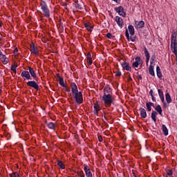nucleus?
I'll return each mask as SVG.
<instances>
[{
    "label": "nucleus",
    "instance_id": "1",
    "mask_svg": "<svg viewBox=\"0 0 177 177\" xmlns=\"http://www.w3.org/2000/svg\"><path fill=\"white\" fill-rule=\"evenodd\" d=\"M71 88L76 103L78 104H82L84 102V95H82V92L78 91V87L75 83H71Z\"/></svg>",
    "mask_w": 177,
    "mask_h": 177
},
{
    "label": "nucleus",
    "instance_id": "2",
    "mask_svg": "<svg viewBox=\"0 0 177 177\" xmlns=\"http://www.w3.org/2000/svg\"><path fill=\"white\" fill-rule=\"evenodd\" d=\"M102 102H104L105 107H111V104L114 102V98L111 95H103Z\"/></svg>",
    "mask_w": 177,
    "mask_h": 177
},
{
    "label": "nucleus",
    "instance_id": "3",
    "mask_svg": "<svg viewBox=\"0 0 177 177\" xmlns=\"http://www.w3.org/2000/svg\"><path fill=\"white\" fill-rule=\"evenodd\" d=\"M176 37H177V33L176 32H173L171 33V49H177V42H176Z\"/></svg>",
    "mask_w": 177,
    "mask_h": 177
},
{
    "label": "nucleus",
    "instance_id": "4",
    "mask_svg": "<svg viewBox=\"0 0 177 177\" xmlns=\"http://www.w3.org/2000/svg\"><path fill=\"white\" fill-rule=\"evenodd\" d=\"M114 10L116 13H118L119 16H122V17H127V13H125L123 6H120L119 7H115L114 8Z\"/></svg>",
    "mask_w": 177,
    "mask_h": 177
},
{
    "label": "nucleus",
    "instance_id": "5",
    "mask_svg": "<svg viewBox=\"0 0 177 177\" xmlns=\"http://www.w3.org/2000/svg\"><path fill=\"white\" fill-rule=\"evenodd\" d=\"M103 92H104V95H113V89L111 88V87L110 86L109 84H106L105 86V87L104 88V90H103Z\"/></svg>",
    "mask_w": 177,
    "mask_h": 177
},
{
    "label": "nucleus",
    "instance_id": "6",
    "mask_svg": "<svg viewBox=\"0 0 177 177\" xmlns=\"http://www.w3.org/2000/svg\"><path fill=\"white\" fill-rule=\"evenodd\" d=\"M114 20L115 21H116L118 26H119L120 28H122V27H124V21L122 20V18L119 16H116Z\"/></svg>",
    "mask_w": 177,
    "mask_h": 177
},
{
    "label": "nucleus",
    "instance_id": "7",
    "mask_svg": "<svg viewBox=\"0 0 177 177\" xmlns=\"http://www.w3.org/2000/svg\"><path fill=\"white\" fill-rule=\"evenodd\" d=\"M121 66L123 68V70H126V71H132V67L129 66V63L127 62H124L121 63Z\"/></svg>",
    "mask_w": 177,
    "mask_h": 177
},
{
    "label": "nucleus",
    "instance_id": "8",
    "mask_svg": "<svg viewBox=\"0 0 177 177\" xmlns=\"http://www.w3.org/2000/svg\"><path fill=\"white\" fill-rule=\"evenodd\" d=\"M73 5L75 8L79 9V10H82V9H84V3H79L78 0H75Z\"/></svg>",
    "mask_w": 177,
    "mask_h": 177
},
{
    "label": "nucleus",
    "instance_id": "9",
    "mask_svg": "<svg viewBox=\"0 0 177 177\" xmlns=\"http://www.w3.org/2000/svg\"><path fill=\"white\" fill-rule=\"evenodd\" d=\"M99 111H100V105L99 104V101H97L94 103V114L95 115H97L99 114Z\"/></svg>",
    "mask_w": 177,
    "mask_h": 177
},
{
    "label": "nucleus",
    "instance_id": "10",
    "mask_svg": "<svg viewBox=\"0 0 177 177\" xmlns=\"http://www.w3.org/2000/svg\"><path fill=\"white\" fill-rule=\"evenodd\" d=\"M84 171L86 174V177H93L92 176V172H91V169L89 168V167L86 165H84Z\"/></svg>",
    "mask_w": 177,
    "mask_h": 177
},
{
    "label": "nucleus",
    "instance_id": "11",
    "mask_svg": "<svg viewBox=\"0 0 177 177\" xmlns=\"http://www.w3.org/2000/svg\"><path fill=\"white\" fill-rule=\"evenodd\" d=\"M135 28L137 29L143 28L145 27V21H135Z\"/></svg>",
    "mask_w": 177,
    "mask_h": 177
},
{
    "label": "nucleus",
    "instance_id": "12",
    "mask_svg": "<svg viewBox=\"0 0 177 177\" xmlns=\"http://www.w3.org/2000/svg\"><path fill=\"white\" fill-rule=\"evenodd\" d=\"M27 86H31V88H34V89H38L39 88V86H38V84L35 81L28 82Z\"/></svg>",
    "mask_w": 177,
    "mask_h": 177
},
{
    "label": "nucleus",
    "instance_id": "13",
    "mask_svg": "<svg viewBox=\"0 0 177 177\" xmlns=\"http://www.w3.org/2000/svg\"><path fill=\"white\" fill-rule=\"evenodd\" d=\"M21 76L22 77V78H24V80H32L31 78V75H30V72L28 71H23L21 73Z\"/></svg>",
    "mask_w": 177,
    "mask_h": 177
},
{
    "label": "nucleus",
    "instance_id": "14",
    "mask_svg": "<svg viewBox=\"0 0 177 177\" xmlns=\"http://www.w3.org/2000/svg\"><path fill=\"white\" fill-rule=\"evenodd\" d=\"M125 35L128 41H131V42H135V41H136V37L129 36V32H128V29H126Z\"/></svg>",
    "mask_w": 177,
    "mask_h": 177
},
{
    "label": "nucleus",
    "instance_id": "15",
    "mask_svg": "<svg viewBox=\"0 0 177 177\" xmlns=\"http://www.w3.org/2000/svg\"><path fill=\"white\" fill-rule=\"evenodd\" d=\"M135 60L136 61L132 64V67L133 68H138L139 67V64L140 63V57H136Z\"/></svg>",
    "mask_w": 177,
    "mask_h": 177
},
{
    "label": "nucleus",
    "instance_id": "16",
    "mask_svg": "<svg viewBox=\"0 0 177 177\" xmlns=\"http://www.w3.org/2000/svg\"><path fill=\"white\" fill-rule=\"evenodd\" d=\"M84 27L89 32H92V31L93 30V27L92 24H91V23L89 22L85 23Z\"/></svg>",
    "mask_w": 177,
    "mask_h": 177
},
{
    "label": "nucleus",
    "instance_id": "17",
    "mask_svg": "<svg viewBox=\"0 0 177 177\" xmlns=\"http://www.w3.org/2000/svg\"><path fill=\"white\" fill-rule=\"evenodd\" d=\"M158 115V113H157V111H152V113L151 114V118L155 124L157 122V115Z\"/></svg>",
    "mask_w": 177,
    "mask_h": 177
},
{
    "label": "nucleus",
    "instance_id": "18",
    "mask_svg": "<svg viewBox=\"0 0 177 177\" xmlns=\"http://www.w3.org/2000/svg\"><path fill=\"white\" fill-rule=\"evenodd\" d=\"M140 113L142 118H146V117H147V113L146 112V109H145V108H140Z\"/></svg>",
    "mask_w": 177,
    "mask_h": 177
},
{
    "label": "nucleus",
    "instance_id": "19",
    "mask_svg": "<svg viewBox=\"0 0 177 177\" xmlns=\"http://www.w3.org/2000/svg\"><path fill=\"white\" fill-rule=\"evenodd\" d=\"M28 70L31 77L35 80V78H37V73H35V71H34V69L30 66L28 67Z\"/></svg>",
    "mask_w": 177,
    "mask_h": 177
},
{
    "label": "nucleus",
    "instance_id": "20",
    "mask_svg": "<svg viewBox=\"0 0 177 177\" xmlns=\"http://www.w3.org/2000/svg\"><path fill=\"white\" fill-rule=\"evenodd\" d=\"M149 73L150 75H151L152 77L156 76V73H154V66H153V65L149 66Z\"/></svg>",
    "mask_w": 177,
    "mask_h": 177
},
{
    "label": "nucleus",
    "instance_id": "21",
    "mask_svg": "<svg viewBox=\"0 0 177 177\" xmlns=\"http://www.w3.org/2000/svg\"><path fill=\"white\" fill-rule=\"evenodd\" d=\"M156 74L158 78H162V73H161V68H160L159 66H156Z\"/></svg>",
    "mask_w": 177,
    "mask_h": 177
},
{
    "label": "nucleus",
    "instance_id": "22",
    "mask_svg": "<svg viewBox=\"0 0 177 177\" xmlns=\"http://www.w3.org/2000/svg\"><path fill=\"white\" fill-rule=\"evenodd\" d=\"M162 131L165 136H168V128H167V126H165V124H162Z\"/></svg>",
    "mask_w": 177,
    "mask_h": 177
},
{
    "label": "nucleus",
    "instance_id": "23",
    "mask_svg": "<svg viewBox=\"0 0 177 177\" xmlns=\"http://www.w3.org/2000/svg\"><path fill=\"white\" fill-rule=\"evenodd\" d=\"M155 110L157 111V112L158 113V114H160L161 117H162V108H161V106L160 104L157 105L155 107Z\"/></svg>",
    "mask_w": 177,
    "mask_h": 177
},
{
    "label": "nucleus",
    "instance_id": "24",
    "mask_svg": "<svg viewBox=\"0 0 177 177\" xmlns=\"http://www.w3.org/2000/svg\"><path fill=\"white\" fill-rule=\"evenodd\" d=\"M158 93L159 95V97L161 100V102H164V92L161 89H158Z\"/></svg>",
    "mask_w": 177,
    "mask_h": 177
},
{
    "label": "nucleus",
    "instance_id": "25",
    "mask_svg": "<svg viewBox=\"0 0 177 177\" xmlns=\"http://www.w3.org/2000/svg\"><path fill=\"white\" fill-rule=\"evenodd\" d=\"M165 99L167 103L169 104V103H172V98L171 97V95H169V93H167L165 94Z\"/></svg>",
    "mask_w": 177,
    "mask_h": 177
},
{
    "label": "nucleus",
    "instance_id": "26",
    "mask_svg": "<svg viewBox=\"0 0 177 177\" xmlns=\"http://www.w3.org/2000/svg\"><path fill=\"white\" fill-rule=\"evenodd\" d=\"M129 31L131 35H135V28H133V26L129 25L128 26Z\"/></svg>",
    "mask_w": 177,
    "mask_h": 177
},
{
    "label": "nucleus",
    "instance_id": "27",
    "mask_svg": "<svg viewBox=\"0 0 177 177\" xmlns=\"http://www.w3.org/2000/svg\"><path fill=\"white\" fill-rule=\"evenodd\" d=\"M45 17L47 19H49L50 17V12L49 11V8H48V6H45Z\"/></svg>",
    "mask_w": 177,
    "mask_h": 177
},
{
    "label": "nucleus",
    "instance_id": "28",
    "mask_svg": "<svg viewBox=\"0 0 177 177\" xmlns=\"http://www.w3.org/2000/svg\"><path fill=\"white\" fill-rule=\"evenodd\" d=\"M31 48H32L30 50L31 53H33V55H38V50H37V47H35L34 44L31 46Z\"/></svg>",
    "mask_w": 177,
    "mask_h": 177
},
{
    "label": "nucleus",
    "instance_id": "29",
    "mask_svg": "<svg viewBox=\"0 0 177 177\" xmlns=\"http://www.w3.org/2000/svg\"><path fill=\"white\" fill-rule=\"evenodd\" d=\"M165 172L167 176H172L174 175V171L169 169H165Z\"/></svg>",
    "mask_w": 177,
    "mask_h": 177
},
{
    "label": "nucleus",
    "instance_id": "30",
    "mask_svg": "<svg viewBox=\"0 0 177 177\" xmlns=\"http://www.w3.org/2000/svg\"><path fill=\"white\" fill-rule=\"evenodd\" d=\"M57 165L61 168V169H64L66 168V166H64V164H63L62 160H57Z\"/></svg>",
    "mask_w": 177,
    "mask_h": 177
},
{
    "label": "nucleus",
    "instance_id": "31",
    "mask_svg": "<svg viewBox=\"0 0 177 177\" xmlns=\"http://www.w3.org/2000/svg\"><path fill=\"white\" fill-rule=\"evenodd\" d=\"M0 59L1 60V62H3V63H4V64H8V61H6V55H1Z\"/></svg>",
    "mask_w": 177,
    "mask_h": 177
},
{
    "label": "nucleus",
    "instance_id": "32",
    "mask_svg": "<svg viewBox=\"0 0 177 177\" xmlns=\"http://www.w3.org/2000/svg\"><path fill=\"white\" fill-rule=\"evenodd\" d=\"M46 124L50 129H53L55 128V123H53L52 122H48V123L47 122H46Z\"/></svg>",
    "mask_w": 177,
    "mask_h": 177
},
{
    "label": "nucleus",
    "instance_id": "33",
    "mask_svg": "<svg viewBox=\"0 0 177 177\" xmlns=\"http://www.w3.org/2000/svg\"><path fill=\"white\" fill-rule=\"evenodd\" d=\"M143 51H144L145 57H150V53H149V50H147V48L146 47L143 48Z\"/></svg>",
    "mask_w": 177,
    "mask_h": 177
},
{
    "label": "nucleus",
    "instance_id": "34",
    "mask_svg": "<svg viewBox=\"0 0 177 177\" xmlns=\"http://www.w3.org/2000/svg\"><path fill=\"white\" fill-rule=\"evenodd\" d=\"M59 84L61 85V86H63V88H66V85L64 84V79H63V77L59 80Z\"/></svg>",
    "mask_w": 177,
    "mask_h": 177
},
{
    "label": "nucleus",
    "instance_id": "35",
    "mask_svg": "<svg viewBox=\"0 0 177 177\" xmlns=\"http://www.w3.org/2000/svg\"><path fill=\"white\" fill-rule=\"evenodd\" d=\"M155 60H156V55H153L151 57L150 64L151 65L153 64V63H154Z\"/></svg>",
    "mask_w": 177,
    "mask_h": 177
},
{
    "label": "nucleus",
    "instance_id": "36",
    "mask_svg": "<svg viewBox=\"0 0 177 177\" xmlns=\"http://www.w3.org/2000/svg\"><path fill=\"white\" fill-rule=\"evenodd\" d=\"M146 106H147V110L148 111H151V106L150 104L149 103V102H147Z\"/></svg>",
    "mask_w": 177,
    "mask_h": 177
},
{
    "label": "nucleus",
    "instance_id": "37",
    "mask_svg": "<svg viewBox=\"0 0 177 177\" xmlns=\"http://www.w3.org/2000/svg\"><path fill=\"white\" fill-rule=\"evenodd\" d=\"M77 175L78 176H80V177H85V174H84V171L82 170L80 171H78Z\"/></svg>",
    "mask_w": 177,
    "mask_h": 177
},
{
    "label": "nucleus",
    "instance_id": "38",
    "mask_svg": "<svg viewBox=\"0 0 177 177\" xmlns=\"http://www.w3.org/2000/svg\"><path fill=\"white\" fill-rule=\"evenodd\" d=\"M16 68H17V66L12 65L10 70L11 71H13V73H16Z\"/></svg>",
    "mask_w": 177,
    "mask_h": 177
},
{
    "label": "nucleus",
    "instance_id": "39",
    "mask_svg": "<svg viewBox=\"0 0 177 177\" xmlns=\"http://www.w3.org/2000/svg\"><path fill=\"white\" fill-rule=\"evenodd\" d=\"M10 177H19V173L14 172V173L10 174Z\"/></svg>",
    "mask_w": 177,
    "mask_h": 177
},
{
    "label": "nucleus",
    "instance_id": "40",
    "mask_svg": "<svg viewBox=\"0 0 177 177\" xmlns=\"http://www.w3.org/2000/svg\"><path fill=\"white\" fill-rule=\"evenodd\" d=\"M106 38H109V39H113V35L111 33H107L106 35Z\"/></svg>",
    "mask_w": 177,
    "mask_h": 177
},
{
    "label": "nucleus",
    "instance_id": "41",
    "mask_svg": "<svg viewBox=\"0 0 177 177\" xmlns=\"http://www.w3.org/2000/svg\"><path fill=\"white\" fill-rule=\"evenodd\" d=\"M171 50H173V53H174V55L176 56V61L177 62V48H173Z\"/></svg>",
    "mask_w": 177,
    "mask_h": 177
},
{
    "label": "nucleus",
    "instance_id": "42",
    "mask_svg": "<svg viewBox=\"0 0 177 177\" xmlns=\"http://www.w3.org/2000/svg\"><path fill=\"white\" fill-rule=\"evenodd\" d=\"M114 73L115 74L116 77H121V75H122L121 71H115V72H114Z\"/></svg>",
    "mask_w": 177,
    "mask_h": 177
},
{
    "label": "nucleus",
    "instance_id": "43",
    "mask_svg": "<svg viewBox=\"0 0 177 177\" xmlns=\"http://www.w3.org/2000/svg\"><path fill=\"white\" fill-rule=\"evenodd\" d=\"M136 74H137V78L138 79V80H143V77H142V75H139V72H137L136 73Z\"/></svg>",
    "mask_w": 177,
    "mask_h": 177
},
{
    "label": "nucleus",
    "instance_id": "44",
    "mask_svg": "<svg viewBox=\"0 0 177 177\" xmlns=\"http://www.w3.org/2000/svg\"><path fill=\"white\" fill-rule=\"evenodd\" d=\"M41 9L44 12L45 11V1H41Z\"/></svg>",
    "mask_w": 177,
    "mask_h": 177
},
{
    "label": "nucleus",
    "instance_id": "45",
    "mask_svg": "<svg viewBox=\"0 0 177 177\" xmlns=\"http://www.w3.org/2000/svg\"><path fill=\"white\" fill-rule=\"evenodd\" d=\"M87 63H88V64H89V66H91V64L93 63L92 58L87 59Z\"/></svg>",
    "mask_w": 177,
    "mask_h": 177
},
{
    "label": "nucleus",
    "instance_id": "46",
    "mask_svg": "<svg viewBox=\"0 0 177 177\" xmlns=\"http://www.w3.org/2000/svg\"><path fill=\"white\" fill-rule=\"evenodd\" d=\"M146 57V65L149 66V62H150V57Z\"/></svg>",
    "mask_w": 177,
    "mask_h": 177
},
{
    "label": "nucleus",
    "instance_id": "47",
    "mask_svg": "<svg viewBox=\"0 0 177 177\" xmlns=\"http://www.w3.org/2000/svg\"><path fill=\"white\" fill-rule=\"evenodd\" d=\"M162 103L163 104L164 109H167V103L165 102V99H164L163 101H162Z\"/></svg>",
    "mask_w": 177,
    "mask_h": 177
},
{
    "label": "nucleus",
    "instance_id": "48",
    "mask_svg": "<svg viewBox=\"0 0 177 177\" xmlns=\"http://www.w3.org/2000/svg\"><path fill=\"white\" fill-rule=\"evenodd\" d=\"M86 59H92V55L91 53H87Z\"/></svg>",
    "mask_w": 177,
    "mask_h": 177
},
{
    "label": "nucleus",
    "instance_id": "49",
    "mask_svg": "<svg viewBox=\"0 0 177 177\" xmlns=\"http://www.w3.org/2000/svg\"><path fill=\"white\" fill-rule=\"evenodd\" d=\"M113 2H115V3H120L121 2V0H111Z\"/></svg>",
    "mask_w": 177,
    "mask_h": 177
},
{
    "label": "nucleus",
    "instance_id": "50",
    "mask_svg": "<svg viewBox=\"0 0 177 177\" xmlns=\"http://www.w3.org/2000/svg\"><path fill=\"white\" fill-rule=\"evenodd\" d=\"M148 104H149V105H151V107H154V103L151 102H148Z\"/></svg>",
    "mask_w": 177,
    "mask_h": 177
},
{
    "label": "nucleus",
    "instance_id": "51",
    "mask_svg": "<svg viewBox=\"0 0 177 177\" xmlns=\"http://www.w3.org/2000/svg\"><path fill=\"white\" fill-rule=\"evenodd\" d=\"M139 66H140V67H142V66H143V61H142V58H140V62Z\"/></svg>",
    "mask_w": 177,
    "mask_h": 177
},
{
    "label": "nucleus",
    "instance_id": "52",
    "mask_svg": "<svg viewBox=\"0 0 177 177\" xmlns=\"http://www.w3.org/2000/svg\"><path fill=\"white\" fill-rule=\"evenodd\" d=\"M98 140L99 142H103V138H102V136L98 137Z\"/></svg>",
    "mask_w": 177,
    "mask_h": 177
},
{
    "label": "nucleus",
    "instance_id": "53",
    "mask_svg": "<svg viewBox=\"0 0 177 177\" xmlns=\"http://www.w3.org/2000/svg\"><path fill=\"white\" fill-rule=\"evenodd\" d=\"M151 96L152 102H156V97H154V95H151Z\"/></svg>",
    "mask_w": 177,
    "mask_h": 177
},
{
    "label": "nucleus",
    "instance_id": "54",
    "mask_svg": "<svg viewBox=\"0 0 177 177\" xmlns=\"http://www.w3.org/2000/svg\"><path fill=\"white\" fill-rule=\"evenodd\" d=\"M151 96L152 102H156V97H154V95H151Z\"/></svg>",
    "mask_w": 177,
    "mask_h": 177
},
{
    "label": "nucleus",
    "instance_id": "55",
    "mask_svg": "<svg viewBox=\"0 0 177 177\" xmlns=\"http://www.w3.org/2000/svg\"><path fill=\"white\" fill-rule=\"evenodd\" d=\"M149 95H151V96H153V89H151L150 91H149Z\"/></svg>",
    "mask_w": 177,
    "mask_h": 177
},
{
    "label": "nucleus",
    "instance_id": "56",
    "mask_svg": "<svg viewBox=\"0 0 177 177\" xmlns=\"http://www.w3.org/2000/svg\"><path fill=\"white\" fill-rule=\"evenodd\" d=\"M63 6L65 8V9H67V4L66 3H63Z\"/></svg>",
    "mask_w": 177,
    "mask_h": 177
},
{
    "label": "nucleus",
    "instance_id": "57",
    "mask_svg": "<svg viewBox=\"0 0 177 177\" xmlns=\"http://www.w3.org/2000/svg\"><path fill=\"white\" fill-rule=\"evenodd\" d=\"M102 121H104V122H106V121H107V118H106V116H104Z\"/></svg>",
    "mask_w": 177,
    "mask_h": 177
},
{
    "label": "nucleus",
    "instance_id": "58",
    "mask_svg": "<svg viewBox=\"0 0 177 177\" xmlns=\"http://www.w3.org/2000/svg\"><path fill=\"white\" fill-rule=\"evenodd\" d=\"M127 80L128 81H132V77L131 76H129Z\"/></svg>",
    "mask_w": 177,
    "mask_h": 177
},
{
    "label": "nucleus",
    "instance_id": "59",
    "mask_svg": "<svg viewBox=\"0 0 177 177\" xmlns=\"http://www.w3.org/2000/svg\"><path fill=\"white\" fill-rule=\"evenodd\" d=\"M57 78H58L59 80H60V78H63V77H62L60 76V75H59V74H57Z\"/></svg>",
    "mask_w": 177,
    "mask_h": 177
},
{
    "label": "nucleus",
    "instance_id": "60",
    "mask_svg": "<svg viewBox=\"0 0 177 177\" xmlns=\"http://www.w3.org/2000/svg\"><path fill=\"white\" fill-rule=\"evenodd\" d=\"M17 48H15V50H14V53H17Z\"/></svg>",
    "mask_w": 177,
    "mask_h": 177
},
{
    "label": "nucleus",
    "instance_id": "61",
    "mask_svg": "<svg viewBox=\"0 0 177 177\" xmlns=\"http://www.w3.org/2000/svg\"><path fill=\"white\" fill-rule=\"evenodd\" d=\"M65 91H66V92H70V88H66Z\"/></svg>",
    "mask_w": 177,
    "mask_h": 177
},
{
    "label": "nucleus",
    "instance_id": "62",
    "mask_svg": "<svg viewBox=\"0 0 177 177\" xmlns=\"http://www.w3.org/2000/svg\"><path fill=\"white\" fill-rule=\"evenodd\" d=\"M0 56H2V51L0 50Z\"/></svg>",
    "mask_w": 177,
    "mask_h": 177
},
{
    "label": "nucleus",
    "instance_id": "63",
    "mask_svg": "<svg viewBox=\"0 0 177 177\" xmlns=\"http://www.w3.org/2000/svg\"><path fill=\"white\" fill-rule=\"evenodd\" d=\"M0 27H2V22L0 21Z\"/></svg>",
    "mask_w": 177,
    "mask_h": 177
},
{
    "label": "nucleus",
    "instance_id": "64",
    "mask_svg": "<svg viewBox=\"0 0 177 177\" xmlns=\"http://www.w3.org/2000/svg\"><path fill=\"white\" fill-rule=\"evenodd\" d=\"M1 92H2V90H1V88H0V95H1Z\"/></svg>",
    "mask_w": 177,
    "mask_h": 177
}]
</instances>
